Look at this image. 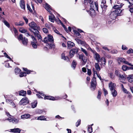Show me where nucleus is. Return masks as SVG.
Returning a JSON list of instances; mask_svg holds the SVG:
<instances>
[{
	"label": "nucleus",
	"mask_w": 133,
	"mask_h": 133,
	"mask_svg": "<svg viewBox=\"0 0 133 133\" xmlns=\"http://www.w3.org/2000/svg\"><path fill=\"white\" fill-rule=\"evenodd\" d=\"M46 118H45L44 116H41L38 117L37 119L41 120H46Z\"/></svg>",
	"instance_id": "ea45409f"
},
{
	"label": "nucleus",
	"mask_w": 133,
	"mask_h": 133,
	"mask_svg": "<svg viewBox=\"0 0 133 133\" xmlns=\"http://www.w3.org/2000/svg\"><path fill=\"white\" fill-rule=\"evenodd\" d=\"M100 60L101 61L102 64H104V65H105L106 62L105 59L103 57H102Z\"/></svg>",
	"instance_id": "a18cd8bd"
},
{
	"label": "nucleus",
	"mask_w": 133,
	"mask_h": 133,
	"mask_svg": "<svg viewBox=\"0 0 133 133\" xmlns=\"http://www.w3.org/2000/svg\"><path fill=\"white\" fill-rule=\"evenodd\" d=\"M77 65V63L75 61H73L72 62L71 65L72 68L73 69H75V68L76 65Z\"/></svg>",
	"instance_id": "c85d7f7f"
},
{
	"label": "nucleus",
	"mask_w": 133,
	"mask_h": 133,
	"mask_svg": "<svg viewBox=\"0 0 133 133\" xmlns=\"http://www.w3.org/2000/svg\"><path fill=\"white\" fill-rule=\"evenodd\" d=\"M21 130L18 128H16L14 129H10L9 130V131L11 132L15 133H19Z\"/></svg>",
	"instance_id": "4468645a"
},
{
	"label": "nucleus",
	"mask_w": 133,
	"mask_h": 133,
	"mask_svg": "<svg viewBox=\"0 0 133 133\" xmlns=\"http://www.w3.org/2000/svg\"><path fill=\"white\" fill-rule=\"evenodd\" d=\"M93 53L95 59L98 63H99L101 60L100 55L95 51H94Z\"/></svg>",
	"instance_id": "9b49d317"
},
{
	"label": "nucleus",
	"mask_w": 133,
	"mask_h": 133,
	"mask_svg": "<svg viewBox=\"0 0 133 133\" xmlns=\"http://www.w3.org/2000/svg\"><path fill=\"white\" fill-rule=\"evenodd\" d=\"M44 99H48L52 100H55V99L54 97L50 96H45L44 97Z\"/></svg>",
	"instance_id": "bb28decb"
},
{
	"label": "nucleus",
	"mask_w": 133,
	"mask_h": 133,
	"mask_svg": "<svg viewBox=\"0 0 133 133\" xmlns=\"http://www.w3.org/2000/svg\"><path fill=\"white\" fill-rule=\"evenodd\" d=\"M15 72L16 75L19 74L21 72V70L19 68H17L15 69Z\"/></svg>",
	"instance_id": "e433bc0d"
},
{
	"label": "nucleus",
	"mask_w": 133,
	"mask_h": 133,
	"mask_svg": "<svg viewBox=\"0 0 133 133\" xmlns=\"http://www.w3.org/2000/svg\"><path fill=\"white\" fill-rule=\"evenodd\" d=\"M95 67L96 70L98 71H99L101 70V68L99 66V64L97 63H95Z\"/></svg>",
	"instance_id": "72a5a7b5"
},
{
	"label": "nucleus",
	"mask_w": 133,
	"mask_h": 133,
	"mask_svg": "<svg viewBox=\"0 0 133 133\" xmlns=\"http://www.w3.org/2000/svg\"><path fill=\"white\" fill-rule=\"evenodd\" d=\"M114 20L110 18V17H109L107 19V23L108 24H111L112 23V21Z\"/></svg>",
	"instance_id": "4c0bfd02"
},
{
	"label": "nucleus",
	"mask_w": 133,
	"mask_h": 133,
	"mask_svg": "<svg viewBox=\"0 0 133 133\" xmlns=\"http://www.w3.org/2000/svg\"><path fill=\"white\" fill-rule=\"evenodd\" d=\"M20 5L21 8L24 10L25 8V5L23 0H21L20 2Z\"/></svg>",
	"instance_id": "aec40b11"
},
{
	"label": "nucleus",
	"mask_w": 133,
	"mask_h": 133,
	"mask_svg": "<svg viewBox=\"0 0 133 133\" xmlns=\"http://www.w3.org/2000/svg\"><path fill=\"white\" fill-rule=\"evenodd\" d=\"M55 17L53 15H52L51 16H49V20L52 22H54V18Z\"/></svg>",
	"instance_id": "c9c22d12"
},
{
	"label": "nucleus",
	"mask_w": 133,
	"mask_h": 133,
	"mask_svg": "<svg viewBox=\"0 0 133 133\" xmlns=\"http://www.w3.org/2000/svg\"><path fill=\"white\" fill-rule=\"evenodd\" d=\"M125 1L129 3L130 5L128 6L129 8H130L133 5V0H125Z\"/></svg>",
	"instance_id": "f704fd0d"
},
{
	"label": "nucleus",
	"mask_w": 133,
	"mask_h": 133,
	"mask_svg": "<svg viewBox=\"0 0 133 133\" xmlns=\"http://www.w3.org/2000/svg\"><path fill=\"white\" fill-rule=\"evenodd\" d=\"M73 52V51L71 50L69 52V56L70 58L72 57L75 54Z\"/></svg>",
	"instance_id": "3c124183"
},
{
	"label": "nucleus",
	"mask_w": 133,
	"mask_h": 133,
	"mask_svg": "<svg viewBox=\"0 0 133 133\" xmlns=\"http://www.w3.org/2000/svg\"><path fill=\"white\" fill-rule=\"evenodd\" d=\"M127 79L130 82H133V75H128L127 77Z\"/></svg>",
	"instance_id": "412c9836"
},
{
	"label": "nucleus",
	"mask_w": 133,
	"mask_h": 133,
	"mask_svg": "<svg viewBox=\"0 0 133 133\" xmlns=\"http://www.w3.org/2000/svg\"><path fill=\"white\" fill-rule=\"evenodd\" d=\"M124 5L122 3H121L119 1H117L116 4L113 7L115 10L111 12L109 17L114 20L117 16L122 15L123 13L122 10L121 9Z\"/></svg>",
	"instance_id": "f03ea898"
},
{
	"label": "nucleus",
	"mask_w": 133,
	"mask_h": 133,
	"mask_svg": "<svg viewBox=\"0 0 133 133\" xmlns=\"http://www.w3.org/2000/svg\"><path fill=\"white\" fill-rule=\"evenodd\" d=\"M81 123V120L79 119L78 120L77 122L76 123V126L77 127Z\"/></svg>",
	"instance_id": "bf43d9fd"
},
{
	"label": "nucleus",
	"mask_w": 133,
	"mask_h": 133,
	"mask_svg": "<svg viewBox=\"0 0 133 133\" xmlns=\"http://www.w3.org/2000/svg\"><path fill=\"white\" fill-rule=\"evenodd\" d=\"M31 38L33 40L31 42V45L32 46L34 49L37 48V40L35 39V37L32 35L31 36Z\"/></svg>",
	"instance_id": "0eeeda50"
},
{
	"label": "nucleus",
	"mask_w": 133,
	"mask_h": 133,
	"mask_svg": "<svg viewBox=\"0 0 133 133\" xmlns=\"http://www.w3.org/2000/svg\"><path fill=\"white\" fill-rule=\"evenodd\" d=\"M43 40L44 43H47L51 48L55 46L53 44L54 39L52 35H48L47 37L44 38Z\"/></svg>",
	"instance_id": "7ed1b4c3"
},
{
	"label": "nucleus",
	"mask_w": 133,
	"mask_h": 133,
	"mask_svg": "<svg viewBox=\"0 0 133 133\" xmlns=\"http://www.w3.org/2000/svg\"><path fill=\"white\" fill-rule=\"evenodd\" d=\"M122 49L123 50H127L128 49V48L126 47V46L124 45H122Z\"/></svg>",
	"instance_id": "052dcab7"
},
{
	"label": "nucleus",
	"mask_w": 133,
	"mask_h": 133,
	"mask_svg": "<svg viewBox=\"0 0 133 133\" xmlns=\"http://www.w3.org/2000/svg\"><path fill=\"white\" fill-rule=\"evenodd\" d=\"M18 92L19 96H22L24 97L25 96L26 94V91L23 90L19 91Z\"/></svg>",
	"instance_id": "dca6fc26"
},
{
	"label": "nucleus",
	"mask_w": 133,
	"mask_h": 133,
	"mask_svg": "<svg viewBox=\"0 0 133 133\" xmlns=\"http://www.w3.org/2000/svg\"><path fill=\"white\" fill-rule=\"evenodd\" d=\"M123 92L126 94H128V92L127 91V90L125 88L122 90Z\"/></svg>",
	"instance_id": "774afa93"
},
{
	"label": "nucleus",
	"mask_w": 133,
	"mask_h": 133,
	"mask_svg": "<svg viewBox=\"0 0 133 133\" xmlns=\"http://www.w3.org/2000/svg\"><path fill=\"white\" fill-rule=\"evenodd\" d=\"M71 51H73V52L75 54L77 53L78 51V48H75L71 50Z\"/></svg>",
	"instance_id": "8fccbe9b"
},
{
	"label": "nucleus",
	"mask_w": 133,
	"mask_h": 133,
	"mask_svg": "<svg viewBox=\"0 0 133 133\" xmlns=\"http://www.w3.org/2000/svg\"><path fill=\"white\" fill-rule=\"evenodd\" d=\"M97 84L96 78L94 76L91 80V83L90 88L91 90L93 91L95 89Z\"/></svg>",
	"instance_id": "39448f33"
},
{
	"label": "nucleus",
	"mask_w": 133,
	"mask_h": 133,
	"mask_svg": "<svg viewBox=\"0 0 133 133\" xmlns=\"http://www.w3.org/2000/svg\"><path fill=\"white\" fill-rule=\"evenodd\" d=\"M88 75H90L91 74V70L90 69H88Z\"/></svg>",
	"instance_id": "338daca9"
},
{
	"label": "nucleus",
	"mask_w": 133,
	"mask_h": 133,
	"mask_svg": "<svg viewBox=\"0 0 133 133\" xmlns=\"http://www.w3.org/2000/svg\"><path fill=\"white\" fill-rule=\"evenodd\" d=\"M127 53L128 54L133 53V50L132 49L130 48L127 51Z\"/></svg>",
	"instance_id": "13d9d810"
},
{
	"label": "nucleus",
	"mask_w": 133,
	"mask_h": 133,
	"mask_svg": "<svg viewBox=\"0 0 133 133\" xmlns=\"http://www.w3.org/2000/svg\"><path fill=\"white\" fill-rule=\"evenodd\" d=\"M115 73L116 75L118 77H119L121 75L120 72L118 70H116L115 71Z\"/></svg>",
	"instance_id": "603ef678"
},
{
	"label": "nucleus",
	"mask_w": 133,
	"mask_h": 133,
	"mask_svg": "<svg viewBox=\"0 0 133 133\" xmlns=\"http://www.w3.org/2000/svg\"><path fill=\"white\" fill-rule=\"evenodd\" d=\"M29 103V101L28 98L26 97H24L22 98L19 102L20 105H24Z\"/></svg>",
	"instance_id": "1a4fd4ad"
},
{
	"label": "nucleus",
	"mask_w": 133,
	"mask_h": 133,
	"mask_svg": "<svg viewBox=\"0 0 133 133\" xmlns=\"http://www.w3.org/2000/svg\"><path fill=\"white\" fill-rule=\"evenodd\" d=\"M74 35L78 38H80L82 37V35L78 31L76 30H73Z\"/></svg>",
	"instance_id": "a211bd4d"
},
{
	"label": "nucleus",
	"mask_w": 133,
	"mask_h": 133,
	"mask_svg": "<svg viewBox=\"0 0 133 133\" xmlns=\"http://www.w3.org/2000/svg\"><path fill=\"white\" fill-rule=\"evenodd\" d=\"M45 9L49 12L51 14H52V13L50 11V10H52L50 6L47 3L45 4Z\"/></svg>",
	"instance_id": "4be33fe9"
},
{
	"label": "nucleus",
	"mask_w": 133,
	"mask_h": 133,
	"mask_svg": "<svg viewBox=\"0 0 133 133\" xmlns=\"http://www.w3.org/2000/svg\"><path fill=\"white\" fill-rule=\"evenodd\" d=\"M30 30L31 32H33L35 36H37L38 39H41L42 37L39 34V32L38 30H36V31H33L32 29H30Z\"/></svg>",
	"instance_id": "f8f14e48"
},
{
	"label": "nucleus",
	"mask_w": 133,
	"mask_h": 133,
	"mask_svg": "<svg viewBox=\"0 0 133 133\" xmlns=\"http://www.w3.org/2000/svg\"><path fill=\"white\" fill-rule=\"evenodd\" d=\"M109 76L110 78L111 79H113L114 78V75L113 74L112 72H111L109 73Z\"/></svg>",
	"instance_id": "6e6d98bb"
},
{
	"label": "nucleus",
	"mask_w": 133,
	"mask_h": 133,
	"mask_svg": "<svg viewBox=\"0 0 133 133\" xmlns=\"http://www.w3.org/2000/svg\"><path fill=\"white\" fill-rule=\"evenodd\" d=\"M19 31L23 33H25L26 32V31H27V30L25 29L21 28H20L19 29Z\"/></svg>",
	"instance_id": "79ce46f5"
},
{
	"label": "nucleus",
	"mask_w": 133,
	"mask_h": 133,
	"mask_svg": "<svg viewBox=\"0 0 133 133\" xmlns=\"http://www.w3.org/2000/svg\"><path fill=\"white\" fill-rule=\"evenodd\" d=\"M128 67L125 65H124L122 67V69L124 71L128 70Z\"/></svg>",
	"instance_id": "49530a36"
},
{
	"label": "nucleus",
	"mask_w": 133,
	"mask_h": 133,
	"mask_svg": "<svg viewBox=\"0 0 133 133\" xmlns=\"http://www.w3.org/2000/svg\"><path fill=\"white\" fill-rule=\"evenodd\" d=\"M7 102L8 103H9L14 108L15 107V105L14 102H13L12 101L11 99L7 100Z\"/></svg>",
	"instance_id": "b1692460"
},
{
	"label": "nucleus",
	"mask_w": 133,
	"mask_h": 133,
	"mask_svg": "<svg viewBox=\"0 0 133 133\" xmlns=\"http://www.w3.org/2000/svg\"><path fill=\"white\" fill-rule=\"evenodd\" d=\"M75 40L78 44H81L82 45H85L86 44L84 41H82L78 38H76L75 39Z\"/></svg>",
	"instance_id": "f3484780"
},
{
	"label": "nucleus",
	"mask_w": 133,
	"mask_h": 133,
	"mask_svg": "<svg viewBox=\"0 0 133 133\" xmlns=\"http://www.w3.org/2000/svg\"><path fill=\"white\" fill-rule=\"evenodd\" d=\"M30 115L29 114H26L22 115L21 116V118L22 119H25L30 117Z\"/></svg>",
	"instance_id": "393cba45"
},
{
	"label": "nucleus",
	"mask_w": 133,
	"mask_h": 133,
	"mask_svg": "<svg viewBox=\"0 0 133 133\" xmlns=\"http://www.w3.org/2000/svg\"><path fill=\"white\" fill-rule=\"evenodd\" d=\"M39 112L42 114L45 115L46 114V111L44 110H40Z\"/></svg>",
	"instance_id": "680f3d73"
},
{
	"label": "nucleus",
	"mask_w": 133,
	"mask_h": 133,
	"mask_svg": "<svg viewBox=\"0 0 133 133\" xmlns=\"http://www.w3.org/2000/svg\"><path fill=\"white\" fill-rule=\"evenodd\" d=\"M118 61L119 64L120 62H122L125 64H127L133 67V65H131V63H129L128 61H125V59L123 58L120 57L118 59Z\"/></svg>",
	"instance_id": "6e6552de"
},
{
	"label": "nucleus",
	"mask_w": 133,
	"mask_h": 133,
	"mask_svg": "<svg viewBox=\"0 0 133 133\" xmlns=\"http://www.w3.org/2000/svg\"><path fill=\"white\" fill-rule=\"evenodd\" d=\"M68 48L70 49L72 47L74 46L75 44L72 42L71 41H68L67 42Z\"/></svg>",
	"instance_id": "2eb2a0df"
},
{
	"label": "nucleus",
	"mask_w": 133,
	"mask_h": 133,
	"mask_svg": "<svg viewBox=\"0 0 133 133\" xmlns=\"http://www.w3.org/2000/svg\"><path fill=\"white\" fill-rule=\"evenodd\" d=\"M102 94V92L101 90H99L98 91V95L97 96V98L99 100L100 99H101V96Z\"/></svg>",
	"instance_id": "c03bdc74"
},
{
	"label": "nucleus",
	"mask_w": 133,
	"mask_h": 133,
	"mask_svg": "<svg viewBox=\"0 0 133 133\" xmlns=\"http://www.w3.org/2000/svg\"><path fill=\"white\" fill-rule=\"evenodd\" d=\"M38 94H37L36 96L39 98H43V97L44 96V94L42 92H38Z\"/></svg>",
	"instance_id": "a878e982"
},
{
	"label": "nucleus",
	"mask_w": 133,
	"mask_h": 133,
	"mask_svg": "<svg viewBox=\"0 0 133 133\" xmlns=\"http://www.w3.org/2000/svg\"><path fill=\"white\" fill-rule=\"evenodd\" d=\"M18 39L19 40H22L23 39V35L21 34H20L19 35V36L18 38Z\"/></svg>",
	"instance_id": "4d7b16f0"
},
{
	"label": "nucleus",
	"mask_w": 133,
	"mask_h": 133,
	"mask_svg": "<svg viewBox=\"0 0 133 133\" xmlns=\"http://www.w3.org/2000/svg\"><path fill=\"white\" fill-rule=\"evenodd\" d=\"M110 91L111 93V94L112 95L113 97H115L117 95V91L115 89L110 90Z\"/></svg>",
	"instance_id": "5701e85b"
},
{
	"label": "nucleus",
	"mask_w": 133,
	"mask_h": 133,
	"mask_svg": "<svg viewBox=\"0 0 133 133\" xmlns=\"http://www.w3.org/2000/svg\"><path fill=\"white\" fill-rule=\"evenodd\" d=\"M101 6L103 11H105L107 7L105 0H102Z\"/></svg>",
	"instance_id": "9d476101"
},
{
	"label": "nucleus",
	"mask_w": 133,
	"mask_h": 133,
	"mask_svg": "<svg viewBox=\"0 0 133 133\" xmlns=\"http://www.w3.org/2000/svg\"><path fill=\"white\" fill-rule=\"evenodd\" d=\"M92 128L91 126L90 125L88 126V130L89 132L90 133H91L92 131Z\"/></svg>",
	"instance_id": "09e8293b"
},
{
	"label": "nucleus",
	"mask_w": 133,
	"mask_h": 133,
	"mask_svg": "<svg viewBox=\"0 0 133 133\" xmlns=\"http://www.w3.org/2000/svg\"><path fill=\"white\" fill-rule=\"evenodd\" d=\"M19 74V76L20 77H22L26 76V73L23 72H21V71Z\"/></svg>",
	"instance_id": "37998d69"
},
{
	"label": "nucleus",
	"mask_w": 133,
	"mask_h": 133,
	"mask_svg": "<svg viewBox=\"0 0 133 133\" xmlns=\"http://www.w3.org/2000/svg\"><path fill=\"white\" fill-rule=\"evenodd\" d=\"M59 21L61 23V24L62 25V26L63 27L64 29L66 31V32H68V30L66 28L65 26V25L63 23L61 22V21L59 20Z\"/></svg>",
	"instance_id": "864d4df0"
},
{
	"label": "nucleus",
	"mask_w": 133,
	"mask_h": 133,
	"mask_svg": "<svg viewBox=\"0 0 133 133\" xmlns=\"http://www.w3.org/2000/svg\"><path fill=\"white\" fill-rule=\"evenodd\" d=\"M43 30L44 33H47L48 32V29L46 28H43Z\"/></svg>",
	"instance_id": "e2e57ef3"
},
{
	"label": "nucleus",
	"mask_w": 133,
	"mask_h": 133,
	"mask_svg": "<svg viewBox=\"0 0 133 133\" xmlns=\"http://www.w3.org/2000/svg\"><path fill=\"white\" fill-rule=\"evenodd\" d=\"M61 58L66 61H69V58L67 56H65L64 53H63L61 55Z\"/></svg>",
	"instance_id": "6ab92c4d"
},
{
	"label": "nucleus",
	"mask_w": 133,
	"mask_h": 133,
	"mask_svg": "<svg viewBox=\"0 0 133 133\" xmlns=\"http://www.w3.org/2000/svg\"><path fill=\"white\" fill-rule=\"evenodd\" d=\"M5 98L6 99V102H7V100L12 99L13 96L12 95H7L4 96Z\"/></svg>",
	"instance_id": "58836bf2"
},
{
	"label": "nucleus",
	"mask_w": 133,
	"mask_h": 133,
	"mask_svg": "<svg viewBox=\"0 0 133 133\" xmlns=\"http://www.w3.org/2000/svg\"><path fill=\"white\" fill-rule=\"evenodd\" d=\"M22 41L23 44L24 45H27L28 42V39L27 38L24 37L23 39L22 40Z\"/></svg>",
	"instance_id": "c756f323"
},
{
	"label": "nucleus",
	"mask_w": 133,
	"mask_h": 133,
	"mask_svg": "<svg viewBox=\"0 0 133 133\" xmlns=\"http://www.w3.org/2000/svg\"><path fill=\"white\" fill-rule=\"evenodd\" d=\"M116 87L115 84L113 83L112 82H110L109 84V87L110 91L112 90L115 89Z\"/></svg>",
	"instance_id": "ddd939ff"
},
{
	"label": "nucleus",
	"mask_w": 133,
	"mask_h": 133,
	"mask_svg": "<svg viewBox=\"0 0 133 133\" xmlns=\"http://www.w3.org/2000/svg\"><path fill=\"white\" fill-rule=\"evenodd\" d=\"M18 122V120L15 118H13V123L16 124Z\"/></svg>",
	"instance_id": "5fc2aeb1"
},
{
	"label": "nucleus",
	"mask_w": 133,
	"mask_h": 133,
	"mask_svg": "<svg viewBox=\"0 0 133 133\" xmlns=\"http://www.w3.org/2000/svg\"><path fill=\"white\" fill-rule=\"evenodd\" d=\"M24 22L22 21H20L19 22H16L15 24L16 25L22 26L23 25Z\"/></svg>",
	"instance_id": "7c9ffc66"
},
{
	"label": "nucleus",
	"mask_w": 133,
	"mask_h": 133,
	"mask_svg": "<svg viewBox=\"0 0 133 133\" xmlns=\"http://www.w3.org/2000/svg\"><path fill=\"white\" fill-rule=\"evenodd\" d=\"M27 8L31 12H32V11L31 9L30 8V6L28 5H27Z\"/></svg>",
	"instance_id": "69168bd1"
},
{
	"label": "nucleus",
	"mask_w": 133,
	"mask_h": 133,
	"mask_svg": "<svg viewBox=\"0 0 133 133\" xmlns=\"http://www.w3.org/2000/svg\"><path fill=\"white\" fill-rule=\"evenodd\" d=\"M84 3L85 5H87V11L91 16L94 14L95 11H98V4L93 0H84Z\"/></svg>",
	"instance_id": "f257e3e1"
},
{
	"label": "nucleus",
	"mask_w": 133,
	"mask_h": 133,
	"mask_svg": "<svg viewBox=\"0 0 133 133\" xmlns=\"http://www.w3.org/2000/svg\"><path fill=\"white\" fill-rule=\"evenodd\" d=\"M29 26L30 27L29 30L31 29L33 31H36V30H38L39 29V27L34 22H32L29 24Z\"/></svg>",
	"instance_id": "20e7f679"
},
{
	"label": "nucleus",
	"mask_w": 133,
	"mask_h": 133,
	"mask_svg": "<svg viewBox=\"0 0 133 133\" xmlns=\"http://www.w3.org/2000/svg\"><path fill=\"white\" fill-rule=\"evenodd\" d=\"M25 36L28 37L29 36H30L31 37V36L29 34V33L27 31H26V32L25 33Z\"/></svg>",
	"instance_id": "0e129e2a"
},
{
	"label": "nucleus",
	"mask_w": 133,
	"mask_h": 133,
	"mask_svg": "<svg viewBox=\"0 0 133 133\" xmlns=\"http://www.w3.org/2000/svg\"><path fill=\"white\" fill-rule=\"evenodd\" d=\"M119 79L120 80L121 82H123V81H124L125 79V77L123 75H120L118 77Z\"/></svg>",
	"instance_id": "cd10ccee"
},
{
	"label": "nucleus",
	"mask_w": 133,
	"mask_h": 133,
	"mask_svg": "<svg viewBox=\"0 0 133 133\" xmlns=\"http://www.w3.org/2000/svg\"><path fill=\"white\" fill-rule=\"evenodd\" d=\"M3 22L4 23V24L8 28L10 27V25L9 23L6 20H4L3 21Z\"/></svg>",
	"instance_id": "de8ad7c7"
},
{
	"label": "nucleus",
	"mask_w": 133,
	"mask_h": 133,
	"mask_svg": "<svg viewBox=\"0 0 133 133\" xmlns=\"http://www.w3.org/2000/svg\"><path fill=\"white\" fill-rule=\"evenodd\" d=\"M79 58L81 59V64L82 65H84L87 61V58L85 57L83 54H80L79 55Z\"/></svg>",
	"instance_id": "423d86ee"
},
{
	"label": "nucleus",
	"mask_w": 133,
	"mask_h": 133,
	"mask_svg": "<svg viewBox=\"0 0 133 133\" xmlns=\"http://www.w3.org/2000/svg\"><path fill=\"white\" fill-rule=\"evenodd\" d=\"M37 103V101H35L34 102L31 103V108H34L36 107Z\"/></svg>",
	"instance_id": "473e14b6"
},
{
	"label": "nucleus",
	"mask_w": 133,
	"mask_h": 133,
	"mask_svg": "<svg viewBox=\"0 0 133 133\" xmlns=\"http://www.w3.org/2000/svg\"><path fill=\"white\" fill-rule=\"evenodd\" d=\"M23 70L24 71H25L26 72V73L27 74H30L31 72H33V74H36V72L35 71H31L30 70H29L27 69L26 68H23Z\"/></svg>",
	"instance_id": "2f4dec72"
},
{
	"label": "nucleus",
	"mask_w": 133,
	"mask_h": 133,
	"mask_svg": "<svg viewBox=\"0 0 133 133\" xmlns=\"http://www.w3.org/2000/svg\"><path fill=\"white\" fill-rule=\"evenodd\" d=\"M81 51L85 54L86 56H88V55L89 54L88 53L85 49L81 48Z\"/></svg>",
	"instance_id": "a19ab883"
}]
</instances>
